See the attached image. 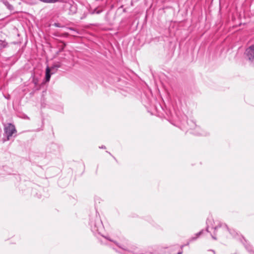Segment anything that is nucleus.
Listing matches in <instances>:
<instances>
[{"label":"nucleus","mask_w":254,"mask_h":254,"mask_svg":"<svg viewBox=\"0 0 254 254\" xmlns=\"http://www.w3.org/2000/svg\"><path fill=\"white\" fill-rule=\"evenodd\" d=\"M60 67V64H55L52 66L51 67L47 66L46 69V80L49 81L51 74L55 73L58 68Z\"/></svg>","instance_id":"obj_3"},{"label":"nucleus","mask_w":254,"mask_h":254,"mask_svg":"<svg viewBox=\"0 0 254 254\" xmlns=\"http://www.w3.org/2000/svg\"><path fill=\"white\" fill-rule=\"evenodd\" d=\"M7 46V43L5 41H0V48H5Z\"/></svg>","instance_id":"obj_8"},{"label":"nucleus","mask_w":254,"mask_h":254,"mask_svg":"<svg viewBox=\"0 0 254 254\" xmlns=\"http://www.w3.org/2000/svg\"><path fill=\"white\" fill-rule=\"evenodd\" d=\"M211 222H212V221H211V220L210 219H208L207 220L206 224L207 225V228H206V230H207V232H208V229H209V228L210 227L209 224H211Z\"/></svg>","instance_id":"obj_10"},{"label":"nucleus","mask_w":254,"mask_h":254,"mask_svg":"<svg viewBox=\"0 0 254 254\" xmlns=\"http://www.w3.org/2000/svg\"><path fill=\"white\" fill-rule=\"evenodd\" d=\"M55 25H56L57 27H59V24H57V23H56V24H55Z\"/></svg>","instance_id":"obj_14"},{"label":"nucleus","mask_w":254,"mask_h":254,"mask_svg":"<svg viewBox=\"0 0 254 254\" xmlns=\"http://www.w3.org/2000/svg\"><path fill=\"white\" fill-rule=\"evenodd\" d=\"M182 253H183V251H181L178 252L177 254H182Z\"/></svg>","instance_id":"obj_13"},{"label":"nucleus","mask_w":254,"mask_h":254,"mask_svg":"<svg viewBox=\"0 0 254 254\" xmlns=\"http://www.w3.org/2000/svg\"><path fill=\"white\" fill-rule=\"evenodd\" d=\"M4 131L7 137V140L10 139V137L12 136L13 133L16 132L15 126L11 124H8L4 127Z\"/></svg>","instance_id":"obj_2"},{"label":"nucleus","mask_w":254,"mask_h":254,"mask_svg":"<svg viewBox=\"0 0 254 254\" xmlns=\"http://www.w3.org/2000/svg\"><path fill=\"white\" fill-rule=\"evenodd\" d=\"M106 238L109 240V239H108V238H106ZM109 240H110V241H112V240L109 239Z\"/></svg>","instance_id":"obj_15"},{"label":"nucleus","mask_w":254,"mask_h":254,"mask_svg":"<svg viewBox=\"0 0 254 254\" xmlns=\"http://www.w3.org/2000/svg\"><path fill=\"white\" fill-rule=\"evenodd\" d=\"M5 5L10 10L13 9V6L9 3V2L7 1L3 2Z\"/></svg>","instance_id":"obj_9"},{"label":"nucleus","mask_w":254,"mask_h":254,"mask_svg":"<svg viewBox=\"0 0 254 254\" xmlns=\"http://www.w3.org/2000/svg\"><path fill=\"white\" fill-rule=\"evenodd\" d=\"M219 228H222V230L223 231L229 232L230 233H231V232H230V230H229L227 225L225 224H221L219 225L215 226L214 228L215 231H216Z\"/></svg>","instance_id":"obj_6"},{"label":"nucleus","mask_w":254,"mask_h":254,"mask_svg":"<svg viewBox=\"0 0 254 254\" xmlns=\"http://www.w3.org/2000/svg\"><path fill=\"white\" fill-rule=\"evenodd\" d=\"M66 6L69 8V14H73L76 13L77 8L76 5L74 4L68 3L66 4Z\"/></svg>","instance_id":"obj_5"},{"label":"nucleus","mask_w":254,"mask_h":254,"mask_svg":"<svg viewBox=\"0 0 254 254\" xmlns=\"http://www.w3.org/2000/svg\"><path fill=\"white\" fill-rule=\"evenodd\" d=\"M90 225L92 231L98 232L102 228V223L100 219L96 217L90 220Z\"/></svg>","instance_id":"obj_1"},{"label":"nucleus","mask_w":254,"mask_h":254,"mask_svg":"<svg viewBox=\"0 0 254 254\" xmlns=\"http://www.w3.org/2000/svg\"><path fill=\"white\" fill-rule=\"evenodd\" d=\"M202 231H200L199 232L196 233L195 235V237H191L190 239V242H191V241H194L195 240H196L197 238H198L199 237V236L202 234Z\"/></svg>","instance_id":"obj_7"},{"label":"nucleus","mask_w":254,"mask_h":254,"mask_svg":"<svg viewBox=\"0 0 254 254\" xmlns=\"http://www.w3.org/2000/svg\"><path fill=\"white\" fill-rule=\"evenodd\" d=\"M100 148H102V149H105L106 148V147L105 146H102L101 147H99Z\"/></svg>","instance_id":"obj_11"},{"label":"nucleus","mask_w":254,"mask_h":254,"mask_svg":"<svg viewBox=\"0 0 254 254\" xmlns=\"http://www.w3.org/2000/svg\"><path fill=\"white\" fill-rule=\"evenodd\" d=\"M212 238L214 240H216V238L215 236H213V235H212Z\"/></svg>","instance_id":"obj_12"},{"label":"nucleus","mask_w":254,"mask_h":254,"mask_svg":"<svg viewBox=\"0 0 254 254\" xmlns=\"http://www.w3.org/2000/svg\"><path fill=\"white\" fill-rule=\"evenodd\" d=\"M245 55L249 60L254 59V45H252L246 49Z\"/></svg>","instance_id":"obj_4"}]
</instances>
